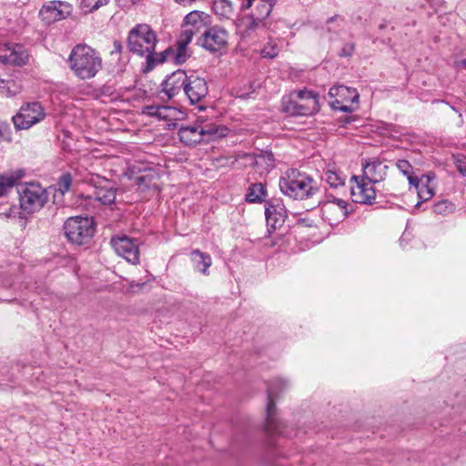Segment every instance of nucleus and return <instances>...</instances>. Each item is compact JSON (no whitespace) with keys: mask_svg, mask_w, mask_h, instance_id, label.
<instances>
[{"mask_svg":"<svg viewBox=\"0 0 466 466\" xmlns=\"http://www.w3.org/2000/svg\"><path fill=\"white\" fill-rule=\"evenodd\" d=\"M67 62L71 71L81 80L95 77L102 68L98 53L85 44H78L71 50Z\"/></svg>","mask_w":466,"mask_h":466,"instance_id":"f257e3e1","label":"nucleus"},{"mask_svg":"<svg viewBox=\"0 0 466 466\" xmlns=\"http://www.w3.org/2000/svg\"><path fill=\"white\" fill-rule=\"evenodd\" d=\"M157 43V35L148 25L139 24L128 33L127 44L129 51L141 57H146V66L143 72H149L154 68L152 52L155 50Z\"/></svg>","mask_w":466,"mask_h":466,"instance_id":"f03ea898","label":"nucleus"},{"mask_svg":"<svg viewBox=\"0 0 466 466\" xmlns=\"http://www.w3.org/2000/svg\"><path fill=\"white\" fill-rule=\"evenodd\" d=\"M228 128L222 125L194 123L183 125L177 135L181 143L193 147L199 143H209L228 136Z\"/></svg>","mask_w":466,"mask_h":466,"instance_id":"7ed1b4c3","label":"nucleus"},{"mask_svg":"<svg viewBox=\"0 0 466 466\" xmlns=\"http://www.w3.org/2000/svg\"><path fill=\"white\" fill-rule=\"evenodd\" d=\"M281 107L290 116H312L319 111V95L307 88L293 90L282 97Z\"/></svg>","mask_w":466,"mask_h":466,"instance_id":"20e7f679","label":"nucleus"},{"mask_svg":"<svg viewBox=\"0 0 466 466\" xmlns=\"http://www.w3.org/2000/svg\"><path fill=\"white\" fill-rule=\"evenodd\" d=\"M20 208L27 214L42 209L48 201V193L37 182L20 184L17 187Z\"/></svg>","mask_w":466,"mask_h":466,"instance_id":"39448f33","label":"nucleus"},{"mask_svg":"<svg viewBox=\"0 0 466 466\" xmlns=\"http://www.w3.org/2000/svg\"><path fill=\"white\" fill-rule=\"evenodd\" d=\"M64 230L68 241L76 245H85L92 239L96 225L93 218L71 217L65 222Z\"/></svg>","mask_w":466,"mask_h":466,"instance_id":"423d86ee","label":"nucleus"},{"mask_svg":"<svg viewBox=\"0 0 466 466\" xmlns=\"http://www.w3.org/2000/svg\"><path fill=\"white\" fill-rule=\"evenodd\" d=\"M275 5L276 0H243L241 10H251L247 17L246 30L253 32L265 27L266 20L269 17Z\"/></svg>","mask_w":466,"mask_h":466,"instance_id":"0eeeda50","label":"nucleus"},{"mask_svg":"<svg viewBox=\"0 0 466 466\" xmlns=\"http://www.w3.org/2000/svg\"><path fill=\"white\" fill-rule=\"evenodd\" d=\"M287 387V382L282 379L272 380L267 388L268 402L266 407V431L271 433H280L282 424L276 417L275 398Z\"/></svg>","mask_w":466,"mask_h":466,"instance_id":"6e6552de","label":"nucleus"},{"mask_svg":"<svg viewBox=\"0 0 466 466\" xmlns=\"http://www.w3.org/2000/svg\"><path fill=\"white\" fill-rule=\"evenodd\" d=\"M329 105L332 109L341 112H352L353 103H358L359 93L355 88L343 85L334 86L329 91Z\"/></svg>","mask_w":466,"mask_h":466,"instance_id":"1a4fd4ad","label":"nucleus"},{"mask_svg":"<svg viewBox=\"0 0 466 466\" xmlns=\"http://www.w3.org/2000/svg\"><path fill=\"white\" fill-rule=\"evenodd\" d=\"M46 116L44 108L38 102L27 103L21 106L18 113L12 117L17 130L28 129Z\"/></svg>","mask_w":466,"mask_h":466,"instance_id":"9d476101","label":"nucleus"},{"mask_svg":"<svg viewBox=\"0 0 466 466\" xmlns=\"http://www.w3.org/2000/svg\"><path fill=\"white\" fill-rule=\"evenodd\" d=\"M228 43V32L218 25L207 28L198 39V45L210 53L219 52Z\"/></svg>","mask_w":466,"mask_h":466,"instance_id":"9b49d317","label":"nucleus"},{"mask_svg":"<svg viewBox=\"0 0 466 466\" xmlns=\"http://www.w3.org/2000/svg\"><path fill=\"white\" fill-rule=\"evenodd\" d=\"M110 244L120 257H123L127 262L137 265L139 263V240L132 238L127 235L114 236L111 238Z\"/></svg>","mask_w":466,"mask_h":466,"instance_id":"f8f14e48","label":"nucleus"},{"mask_svg":"<svg viewBox=\"0 0 466 466\" xmlns=\"http://www.w3.org/2000/svg\"><path fill=\"white\" fill-rule=\"evenodd\" d=\"M73 11L72 5L65 1L53 0L44 4L39 10V17L46 25L67 18Z\"/></svg>","mask_w":466,"mask_h":466,"instance_id":"ddd939ff","label":"nucleus"},{"mask_svg":"<svg viewBox=\"0 0 466 466\" xmlns=\"http://www.w3.org/2000/svg\"><path fill=\"white\" fill-rule=\"evenodd\" d=\"M350 180L355 182V185L350 187L354 202L365 205L375 203L376 190L373 183H370V181L360 176H352Z\"/></svg>","mask_w":466,"mask_h":466,"instance_id":"4468645a","label":"nucleus"},{"mask_svg":"<svg viewBox=\"0 0 466 466\" xmlns=\"http://www.w3.org/2000/svg\"><path fill=\"white\" fill-rule=\"evenodd\" d=\"M94 187V198L103 205H110L116 200V188L113 183L104 177L98 176L92 177L89 180H86Z\"/></svg>","mask_w":466,"mask_h":466,"instance_id":"2eb2a0df","label":"nucleus"},{"mask_svg":"<svg viewBox=\"0 0 466 466\" xmlns=\"http://www.w3.org/2000/svg\"><path fill=\"white\" fill-rule=\"evenodd\" d=\"M184 94L191 105L199 104L208 94L206 79L195 75L187 76Z\"/></svg>","mask_w":466,"mask_h":466,"instance_id":"dca6fc26","label":"nucleus"},{"mask_svg":"<svg viewBox=\"0 0 466 466\" xmlns=\"http://www.w3.org/2000/svg\"><path fill=\"white\" fill-rule=\"evenodd\" d=\"M361 167L363 173L360 177L373 184H378L383 181L387 176L389 168L387 165H384L377 157L363 159Z\"/></svg>","mask_w":466,"mask_h":466,"instance_id":"f3484780","label":"nucleus"},{"mask_svg":"<svg viewBox=\"0 0 466 466\" xmlns=\"http://www.w3.org/2000/svg\"><path fill=\"white\" fill-rule=\"evenodd\" d=\"M265 216L268 230L272 232L282 227L287 218V210L283 205L268 200L265 204Z\"/></svg>","mask_w":466,"mask_h":466,"instance_id":"a211bd4d","label":"nucleus"},{"mask_svg":"<svg viewBox=\"0 0 466 466\" xmlns=\"http://www.w3.org/2000/svg\"><path fill=\"white\" fill-rule=\"evenodd\" d=\"M187 79V75L184 70H177L171 75L167 76L162 83V91L165 93L168 99L175 97L182 90L185 91V86Z\"/></svg>","mask_w":466,"mask_h":466,"instance_id":"6ab92c4d","label":"nucleus"},{"mask_svg":"<svg viewBox=\"0 0 466 466\" xmlns=\"http://www.w3.org/2000/svg\"><path fill=\"white\" fill-rule=\"evenodd\" d=\"M208 20L209 15L208 14L198 10L191 11L184 18V29L182 32L190 31L193 36L202 29H207L206 27L208 24Z\"/></svg>","mask_w":466,"mask_h":466,"instance_id":"aec40b11","label":"nucleus"},{"mask_svg":"<svg viewBox=\"0 0 466 466\" xmlns=\"http://www.w3.org/2000/svg\"><path fill=\"white\" fill-rule=\"evenodd\" d=\"M300 172L298 169H288L279 178V186L280 191L287 197L294 199L296 187L299 186L298 179Z\"/></svg>","mask_w":466,"mask_h":466,"instance_id":"412c9836","label":"nucleus"},{"mask_svg":"<svg viewBox=\"0 0 466 466\" xmlns=\"http://www.w3.org/2000/svg\"><path fill=\"white\" fill-rule=\"evenodd\" d=\"M298 184L299 186L296 187V196L294 197V199L311 198L319 193V187L314 180L304 173L300 172Z\"/></svg>","mask_w":466,"mask_h":466,"instance_id":"4be33fe9","label":"nucleus"},{"mask_svg":"<svg viewBox=\"0 0 466 466\" xmlns=\"http://www.w3.org/2000/svg\"><path fill=\"white\" fill-rule=\"evenodd\" d=\"M27 59V54L22 50L21 46L17 45L14 46H6L4 54L0 55V61L14 66H21L26 63Z\"/></svg>","mask_w":466,"mask_h":466,"instance_id":"5701e85b","label":"nucleus"},{"mask_svg":"<svg viewBox=\"0 0 466 466\" xmlns=\"http://www.w3.org/2000/svg\"><path fill=\"white\" fill-rule=\"evenodd\" d=\"M192 40V33L188 32H181L178 39L177 41V50H174V61L177 65H181L185 63L190 55L187 53V45Z\"/></svg>","mask_w":466,"mask_h":466,"instance_id":"b1692460","label":"nucleus"},{"mask_svg":"<svg viewBox=\"0 0 466 466\" xmlns=\"http://www.w3.org/2000/svg\"><path fill=\"white\" fill-rule=\"evenodd\" d=\"M24 169H16L8 173L0 174V197H5L9 190L25 177Z\"/></svg>","mask_w":466,"mask_h":466,"instance_id":"393cba45","label":"nucleus"},{"mask_svg":"<svg viewBox=\"0 0 466 466\" xmlns=\"http://www.w3.org/2000/svg\"><path fill=\"white\" fill-rule=\"evenodd\" d=\"M190 258L196 270L204 275L208 274V268L212 264V258L208 253L200 249H193L190 252Z\"/></svg>","mask_w":466,"mask_h":466,"instance_id":"a878e982","label":"nucleus"},{"mask_svg":"<svg viewBox=\"0 0 466 466\" xmlns=\"http://www.w3.org/2000/svg\"><path fill=\"white\" fill-rule=\"evenodd\" d=\"M266 197H267L266 187L262 183L258 182V183H253L248 187L245 199L247 202L253 203V204L254 203H262V202L266 203V200H265Z\"/></svg>","mask_w":466,"mask_h":466,"instance_id":"bb28decb","label":"nucleus"},{"mask_svg":"<svg viewBox=\"0 0 466 466\" xmlns=\"http://www.w3.org/2000/svg\"><path fill=\"white\" fill-rule=\"evenodd\" d=\"M173 108L167 106L150 105L143 107L142 113L150 117H156L159 120H167L171 118Z\"/></svg>","mask_w":466,"mask_h":466,"instance_id":"cd10ccee","label":"nucleus"},{"mask_svg":"<svg viewBox=\"0 0 466 466\" xmlns=\"http://www.w3.org/2000/svg\"><path fill=\"white\" fill-rule=\"evenodd\" d=\"M275 158L271 152H261L254 158L253 166L262 173H268L275 166Z\"/></svg>","mask_w":466,"mask_h":466,"instance_id":"c85d7f7f","label":"nucleus"},{"mask_svg":"<svg viewBox=\"0 0 466 466\" xmlns=\"http://www.w3.org/2000/svg\"><path fill=\"white\" fill-rule=\"evenodd\" d=\"M427 178L426 184L420 183L419 184L417 189L418 197L420 199L416 205V207L420 206L421 202H425L431 199L434 195V188L431 186V180L434 178V175L428 174L423 176Z\"/></svg>","mask_w":466,"mask_h":466,"instance_id":"c756f323","label":"nucleus"},{"mask_svg":"<svg viewBox=\"0 0 466 466\" xmlns=\"http://www.w3.org/2000/svg\"><path fill=\"white\" fill-rule=\"evenodd\" d=\"M348 206L349 204L345 200L333 198L332 200L323 203L322 209L324 214H326L333 211L337 208L340 213L339 217L345 218L349 215Z\"/></svg>","mask_w":466,"mask_h":466,"instance_id":"7c9ffc66","label":"nucleus"},{"mask_svg":"<svg viewBox=\"0 0 466 466\" xmlns=\"http://www.w3.org/2000/svg\"><path fill=\"white\" fill-rule=\"evenodd\" d=\"M322 179H324L332 188H337L338 187L344 186L345 184V177L338 172L330 169L324 172Z\"/></svg>","mask_w":466,"mask_h":466,"instance_id":"2f4dec72","label":"nucleus"},{"mask_svg":"<svg viewBox=\"0 0 466 466\" xmlns=\"http://www.w3.org/2000/svg\"><path fill=\"white\" fill-rule=\"evenodd\" d=\"M213 9L217 15L227 18L233 14V6L228 0L215 1Z\"/></svg>","mask_w":466,"mask_h":466,"instance_id":"473e14b6","label":"nucleus"},{"mask_svg":"<svg viewBox=\"0 0 466 466\" xmlns=\"http://www.w3.org/2000/svg\"><path fill=\"white\" fill-rule=\"evenodd\" d=\"M455 207L450 200L443 199L436 202L432 207L435 214L446 216L453 212Z\"/></svg>","mask_w":466,"mask_h":466,"instance_id":"72a5a7b5","label":"nucleus"},{"mask_svg":"<svg viewBox=\"0 0 466 466\" xmlns=\"http://www.w3.org/2000/svg\"><path fill=\"white\" fill-rule=\"evenodd\" d=\"M108 2L109 0H80L79 6L85 13H91L107 5Z\"/></svg>","mask_w":466,"mask_h":466,"instance_id":"f704fd0d","label":"nucleus"},{"mask_svg":"<svg viewBox=\"0 0 466 466\" xmlns=\"http://www.w3.org/2000/svg\"><path fill=\"white\" fill-rule=\"evenodd\" d=\"M73 177L72 175L68 172L63 173L59 178L57 179V188L62 193L65 194L69 191L72 185Z\"/></svg>","mask_w":466,"mask_h":466,"instance_id":"c9c22d12","label":"nucleus"},{"mask_svg":"<svg viewBox=\"0 0 466 466\" xmlns=\"http://www.w3.org/2000/svg\"><path fill=\"white\" fill-rule=\"evenodd\" d=\"M174 49L171 47L167 48L166 50L156 53L155 50L152 52V60L154 63V67L161 63H164L169 59V57H173Z\"/></svg>","mask_w":466,"mask_h":466,"instance_id":"e433bc0d","label":"nucleus"},{"mask_svg":"<svg viewBox=\"0 0 466 466\" xmlns=\"http://www.w3.org/2000/svg\"><path fill=\"white\" fill-rule=\"evenodd\" d=\"M155 178V176L151 173H146L144 175H140L135 177V183L139 187H142L141 190L145 191L150 187V184Z\"/></svg>","mask_w":466,"mask_h":466,"instance_id":"4c0bfd02","label":"nucleus"},{"mask_svg":"<svg viewBox=\"0 0 466 466\" xmlns=\"http://www.w3.org/2000/svg\"><path fill=\"white\" fill-rule=\"evenodd\" d=\"M279 54L278 47L273 45L266 46L261 50L262 57L275 58Z\"/></svg>","mask_w":466,"mask_h":466,"instance_id":"58836bf2","label":"nucleus"},{"mask_svg":"<svg viewBox=\"0 0 466 466\" xmlns=\"http://www.w3.org/2000/svg\"><path fill=\"white\" fill-rule=\"evenodd\" d=\"M354 49H355V45L353 43H346L343 45V46L339 50V56L340 57L351 56Z\"/></svg>","mask_w":466,"mask_h":466,"instance_id":"ea45409f","label":"nucleus"},{"mask_svg":"<svg viewBox=\"0 0 466 466\" xmlns=\"http://www.w3.org/2000/svg\"><path fill=\"white\" fill-rule=\"evenodd\" d=\"M402 174L407 177V179L409 181V184L410 186H413L414 187H418L420 184V178L417 176H414L413 174V167L410 168L408 171L402 172Z\"/></svg>","mask_w":466,"mask_h":466,"instance_id":"a19ab883","label":"nucleus"},{"mask_svg":"<svg viewBox=\"0 0 466 466\" xmlns=\"http://www.w3.org/2000/svg\"><path fill=\"white\" fill-rule=\"evenodd\" d=\"M455 165L461 174L466 176V157L459 156L456 158Z\"/></svg>","mask_w":466,"mask_h":466,"instance_id":"79ce46f5","label":"nucleus"},{"mask_svg":"<svg viewBox=\"0 0 466 466\" xmlns=\"http://www.w3.org/2000/svg\"><path fill=\"white\" fill-rule=\"evenodd\" d=\"M397 168L402 173L404 171H408L410 168H412V166L408 160L405 159H400L396 163Z\"/></svg>","mask_w":466,"mask_h":466,"instance_id":"37998d69","label":"nucleus"},{"mask_svg":"<svg viewBox=\"0 0 466 466\" xmlns=\"http://www.w3.org/2000/svg\"><path fill=\"white\" fill-rule=\"evenodd\" d=\"M123 49H124V46H123L122 43L118 40H115L113 43V50L110 52V55L111 56L119 55L122 53Z\"/></svg>","mask_w":466,"mask_h":466,"instance_id":"c03bdc74","label":"nucleus"},{"mask_svg":"<svg viewBox=\"0 0 466 466\" xmlns=\"http://www.w3.org/2000/svg\"><path fill=\"white\" fill-rule=\"evenodd\" d=\"M138 1L139 0H116L118 5H122V6H128V5H135Z\"/></svg>","mask_w":466,"mask_h":466,"instance_id":"a18cd8bd","label":"nucleus"},{"mask_svg":"<svg viewBox=\"0 0 466 466\" xmlns=\"http://www.w3.org/2000/svg\"><path fill=\"white\" fill-rule=\"evenodd\" d=\"M17 211V208L14 206L9 208L8 211L4 213L6 218H12L15 217V213Z\"/></svg>","mask_w":466,"mask_h":466,"instance_id":"49530a36","label":"nucleus"},{"mask_svg":"<svg viewBox=\"0 0 466 466\" xmlns=\"http://www.w3.org/2000/svg\"><path fill=\"white\" fill-rule=\"evenodd\" d=\"M456 64L458 67L466 68V57L458 59Z\"/></svg>","mask_w":466,"mask_h":466,"instance_id":"de8ad7c7","label":"nucleus"},{"mask_svg":"<svg viewBox=\"0 0 466 466\" xmlns=\"http://www.w3.org/2000/svg\"><path fill=\"white\" fill-rule=\"evenodd\" d=\"M351 121V118L349 117V116H346L344 119H343V124H342V127H345L347 124L350 123Z\"/></svg>","mask_w":466,"mask_h":466,"instance_id":"09e8293b","label":"nucleus"},{"mask_svg":"<svg viewBox=\"0 0 466 466\" xmlns=\"http://www.w3.org/2000/svg\"><path fill=\"white\" fill-rule=\"evenodd\" d=\"M335 19V16H332L330 18L328 19L327 23H330L332 22L333 20Z\"/></svg>","mask_w":466,"mask_h":466,"instance_id":"8fccbe9b","label":"nucleus"},{"mask_svg":"<svg viewBox=\"0 0 466 466\" xmlns=\"http://www.w3.org/2000/svg\"><path fill=\"white\" fill-rule=\"evenodd\" d=\"M384 27H385V25H380V29H383Z\"/></svg>","mask_w":466,"mask_h":466,"instance_id":"3c124183","label":"nucleus"},{"mask_svg":"<svg viewBox=\"0 0 466 466\" xmlns=\"http://www.w3.org/2000/svg\"><path fill=\"white\" fill-rule=\"evenodd\" d=\"M198 108H199L200 110H203L205 107H204V106H199V107H198Z\"/></svg>","mask_w":466,"mask_h":466,"instance_id":"603ef678","label":"nucleus"}]
</instances>
